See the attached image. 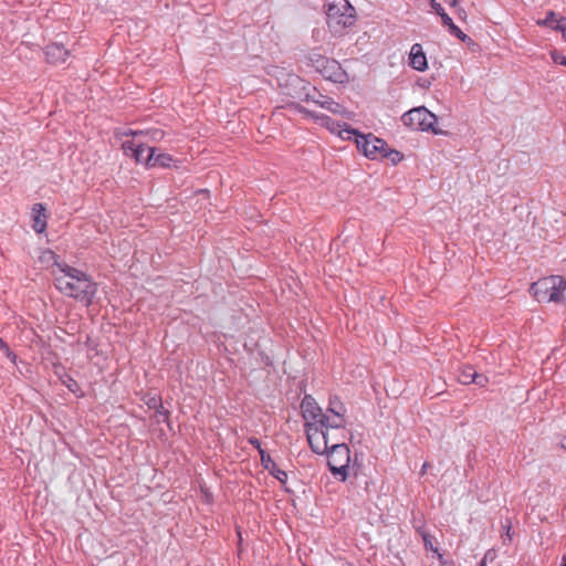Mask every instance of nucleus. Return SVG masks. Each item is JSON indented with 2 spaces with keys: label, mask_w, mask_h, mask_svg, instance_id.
Wrapping results in <instances>:
<instances>
[{
  "label": "nucleus",
  "mask_w": 566,
  "mask_h": 566,
  "mask_svg": "<svg viewBox=\"0 0 566 566\" xmlns=\"http://www.w3.org/2000/svg\"><path fill=\"white\" fill-rule=\"evenodd\" d=\"M55 287L64 295L90 306L97 293V284L85 272L59 263L57 271H52Z\"/></svg>",
  "instance_id": "1"
},
{
  "label": "nucleus",
  "mask_w": 566,
  "mask_h": 566,
  "mask_svg": "<svg viewBox=\"0 0 566 566\" xmlns=\"http://www.w3.org/2000/svg\"><path fill=\"white\" fill-rule=\"evenodd\" d=\"M326 22L335 35L344 34L345 30L356 22V10L348 0H326Z\"/></svg>",
  "instance_id": "2"
},
{
  "label": "nucleus",
  "mask_w": 566,
  "mask_h": 566,
  "mask_svg": "<svg viewBox=\"0 0 566 566\" xmlns=\"http://www.w3.org/2000/svg\"><path fill=\"white\" fill-rule=\"evenodd\" d=\"M352 139H354L358 150L369 159L377 160L389 158L392 164H398L403 158L401 153L389 149L384 139H380L373 134L365 135L356 130V134H353Z\"/></svg>",
  "instance_id": "3"
},
{
  "label": "nucleus",
  "mask_w": 566,
  "mask_h": 566,
  "mask_svg": "<svg viewBox=\"0 0 566 566\" xmlns=\"http://www.w3.org/2000/svg\"><path fill=\"white\" fill-rule=\"evenodd\" d=\"M530 292L537 302L566 306V280L559 275L546 276L534 282Z\"/></svg>",
  "instance_id": "4"
},
{
  "label": "nucleus",
  "mask_w": 566,
  "mask_h": 566,
  "mask_svg": "<svg viewBox=\"0 0 566 566\" xmlns=\"http://www.w3.org/2000/svg\"><path fill=\"white\" fill-rule=\"evenodd\" d=\"M328 429L325 427L306 428L311 449L319 455L332 453L337 454L340 459L350 460L349 449L345 443L329 441Z\"/></svg>",
  "instance_id": "5"
},
{
  "label": "nucleus",
  "mask_w": 566,
  "mask_h": 566,
  "mask_svg": "<svg viewBox=\"0 0 566 566\" xmlns=\"http://www.w3.org/2000/svg\"><path fill=\"white\" fill-rule=\"evenodd\" d=\"M308 61L325 80L338 84L349 82V75L338 61L315 52L310 54Z\"/></svg>",
  "instance_id": "6"
},
{
  "label": "nucleus",
  "mask_w": 566,
  "mask_h": 566,
  "mask_svg": "<svg viewBox=\"0 0 566 566\" xmlns=\"http://www.w3.org/2000/svg\"><path fill=\"white\" fill-rule=\"evenodd\" d=\"M401 119L406 126L413 130H431L434 134H443L442 130L436 128L437 116L423 106L408 111Z\"/></svg>",
  "instance_id": "7"
},
{
  "label": "nucleus",
  "mask_w": 566,
  "mask_h": 566,
  "mask_svg": "<svg viewBox=\"0 0 566 566\" xmlns=\"http://www.w3.org/2000/svg\"><path fill=\"white\" fill-rule=\"evenodd\" d=\"M301 411L305 421L306 428L313 427H325L328 426V415L323 412L316 400L311 396L306 395L301 402Z\"/></svg>",
  "instance_id": "8"
},
{
  "label": "nucleus",
  "mask_w": 566,
  "mask_h": 566,
  "mask_svg": "<svg viewBox=\"0 0 566 566\" xmlns=\"http://www.w3.org/2000/svg\"><path fill=\"white\" fill-rule=\"evenodd\" d=\"M313 120L319 126L327 128L332 134H336L344 140H350L353 138V134H356V129L350 128L347 124H342L324 114L313 115Z\"/></svg>",
  "instance_id": "9"
},
{
  "label": "nucleus",
  "mask_w": 566,
  "mask_h": 566,
  "mask_svg": "<svg viewBox=\"0 0 566 566\" xmlns=\"http://www.w3.org/2000/svg\"><path fill=\"white\" fill-rule=\"evenodd\" d=\"M346 412L347 409L343 401L337 396L331 397L326 412L329 428L343 429L346 424Z\"/></svg>",
  "instance_id": "10"
},
{
  "label": "nucleus",
  "mask_w": 566,
  "mask_h": 566,
  "mask_svg": "<svg viewBox=\"0 0 566 566\" xmlns=\"http://www.w3.org/2000/svg\"><path fill=\"white\" fill-rule=\"evenodd\" d=\"M122 149L126 156L134 158L137 164H143L147 167L148 147L145 146L143 140L133 137L132 139L123 140Z\"/></svg>",
  "instance_id": "11"
},
{
  "label": "nucleus",
  "mask_w": 566,
  "mask_h": 566,
  "mask_svg": "<svg viewBox=\"0 0 566 566\" xmlns=\"http://www.w3.org/2000/svg\"><path fill=\"white\" fill-rule=\"evenodd\" d=\"M175 159L167 153H159L156 155V148L148 147V160L147 168L160 167L170 168L172 167Z\"/></svg>",
  "instance_id": "12"
},
{
  "label": "nucleus",
  "mask_w": 566,
  "mask_h": 566,
  "mask_svg": "<svg viewBox=\"0 0 566 566\" xmlns=\"http://www.w3.org/2000/svg\"><path fill=\"white\" fill-rule=\"evenodd\" d=\"M45 56L49 63L61 64L69 59L70 51L62 44L51 43L45 48Z\"/></svg>",
  "instance_id": "13"
},
{
  "label": "nucleus",
  "mask_w": 566,
  "mask_h": 566,
  "mask_svg": "<svg viewBox=\"0 0 566 566\" xmlns=\"http://www.w3.org/2000/svg\"><path fill=\"white\" fill-rule=\"evenodd\" d=\"M116 136L119 138L133 137L135 139H140V140H142V137L147 136V137H149V139L151 142H160L164 138L165 133H164V130L158 129V128H151V129H147V130L127 129L124 132H117Z\"/></svg>",
  "instance_id": "14"
},
{
  "label": "nucleus",
  "mask_w": 566,
  "mask_h": 566,
  "mask_svg": "<svg viewBox=\"0 0 566 566\" xmlns=\"http://www.w3.org/2000/svg\"><path fill=\"white\" fill-rule=\"evenodd\" d=\"M409 64L412 69L421 72L428 67L427 56L421 44L416 43L411 46Z\"/></svg>",
  "instance_id": "15"
},
{
  "label": "nucleus",
  "mask_w": 566,
  "mask_h": 566,
  "mask_svg": "<svg viewBox=\"0 0 566 566\" xmlns=\"http://www.w3.org/2000/svg\"><path fill=\"white\" fill-rule=\"evenodd\" d=\"M33 229L38 233L44 232L46 229V214L45 208L42 203H35L33 206Z\"/></svg>",
  "instance_id": "16"
},
{
  "label": "nucleus",
  "mask_w": 566,
  "mask_h": 566,
  "mask_svg": "<svg viewBox=\"0 0 566 566\" xmlns=\"http://www.w3.org/2000/svg\"><path fill=\"white\" fill-rule=\"evenodd\" d=\"M40 262L42 264H45L46 266L53 265L55 268L54 271H57V264L59 263H65L60 259L59 255H56L52 250L46 249L41 252L40 255Z\"/></svg>",
  "instance_id": "17"
},
{
  "label": "nucleus",
  "mask_w": 566,
  "mask_h": 566,
  "mask_svg": "<svg viewBox=\"0 0 566 566\" xmlns=\"http://www.w3.org/2000/svg\"><path fill=\"white\" fill-rule=\"evenodd\" d=\"M274 478H276L282 484L286 483L287 472L280 469L277 462H261Z\"/></svg>",
  "instance_id": "18"
},
{
  "label": "nucleus",
  "mask_w": 566,
  "mask_h": 566,
  "mask_svg": "<svg viewBox=\"0 0 566 566\" xmlns=\"http://www.w3.org/2000/svg\"><path fill=\"white\" fill-rule=\"evenodd\" d=\"M417 533L420 534L423 546L427 552H432L434 555H437L440 551L439 548L433 544L434 537L429 534L423 527H417Z\"/></svg>",
  "instance_id": "19"
},
{
  "label": "nucleus",
  "mask_w": 566,
  "mask_h": 566,
  "mask_svg": "<svg viewBox=\"0 0 566 566\" xmlns=\"http://www.w3.org/2000/svg\"><path fill=\"white\" fill-rule=\"evenodd\" d=\"M476 371L471 366H464L458 376V379L463 385H470L473 384V381L476 379Z\"/></svg>",
  "instance_id": "20"
},
{
  "label": "nucleus",
  "mask_w": 566,
  "mask_h": 566,
  "mask_svg": "<svg viewBox=\"0 0 566 566\" xmlns=\"http://www.w3.org/2000/svg\"><path fill=\"white\" fill-rule=\"evenodd\" d=\"M349 464L350 462H346V464L337 468L335 465H333L332 462H326V465L328 467V469L331 470V472L336 476L338 478L340 481H345L347 475H348V469H349Z\"/></svg>",
  "instance_id": "21"
},
{
  "label": "nucleus",
  "mask_w": 566,
  "mask_h": 566,
  "mask_svg": "<svg viewBox=\"0 0 566 566\" xmlns=\"http://www.w3.org/2000/svg\"><path fill=\"white\" fill-rule=\"evenodd\" d=\"M328 111L333 114L340 115L346 119H353L355 115L353 112L348 111L346 107H344L343 105L335 101L332 102V105L329 106Z\"/></svg>",
  "instance_id": "22"
},
{
  "label": "nucleus",
  "mask_w": 566,
  "mask_h": 566,
  "mask_svg": "<svg viewBox=\"0 0 566 566\" xmlns=\"http://www.w3.org/2000/svg\"><path fill=\"white\" fill-rule=\"evenodd\" d=\"M559 17L560 15H557L554 11H548L546 13L545 19H538L536 21V24L539 27H548V28L553 29V27H555L556 21L558 20Z\"/></svg>",
  "instance_id": "23"
},
{
  "label": "nucleus",
  "mask_w": 566,
  "mask_h": 566,
  "mask_svg": "<svg viewBox=\"0 0 566 566\" xmlns=\"http://www.w3.org/2000/svg\"><path fill=\"white\" fill-rule=\"evenodd\" d=\"M143 400L150 409H164L161 398L158 395L147 394Z\"/></svg>",
  "instance_id": "24"
},
{
  "label": "nucleus",
  "mask_w": 566,
  "mask_h": 566,
  "mask_svg": "<svg viewBox=\"0 0 566 566\" xmlns=\"http://www.w3.org/2000/svg\"><path fill=\"white\" fill-rule=\"evenodd\" d=\"M444 27L448 28L449 32L457 36L459 40H461L462 42H465L467 40H471L465 33L462 32V30L460 28H458L452 19L449 21V23H446Z\"/></svg>",
  "instance_id": "25"
},
{
  "label": "nucleus",
  "mask_w": 566,
  "mask_h": 566,
  "mask_svg": "<svg viewBox=\"0 0 566 566\" xmlns=\"http://www.w3.org/2000/svg\"><path fill=\"white\" fill-rule=\"evenodd\" d=\"M430 3H431V7L432 9L436 11V13L438 15H440L441 18V21H442V24L444 25L446 23H449V21L451 20V18L449 17V14L444 11V9L442 8V6L437 2L436 0H430Z\"/></svg>",
  "instance_id": "26"
},
{
  "label": "nucleus",
  "mask_w": 566,
  "mask_h": 566,
  "mask_svg": "<svg viewBox=\"0 0 566 566\" xmlns=\"http://www.w3.org/2000/svg\"><path fill=\"white\" fill-rule=\"evenodd\" d=\"M327 97L328 96H325L317 92L316 88H313V94L307 93L303 99L306 102L312 101L313 103L321 107V103L325 102Z\"/></svg>",
  "instance_id": "27"
},
{
  "label": "nucleus",
  "mask_w": 566,
  "mask_h": 566,
  "mask_svg": "<svg viewBox=\"0 0 566 566\" xmlns=\"http://www.w3.org/2000/svg\"><path fill=\"white\" fill-rule=\"evenodd\" d=\"M553 30L560 32L563 40L566 42V17H559Z\"/></svg>",
  "instance_id": "28"
},
{
  "label": "nucleus",
  "mask_w": 566,
  "mask_h": 566,
  "mask_svg": "<svg viewBox=\"0 0 566 566\" xmlns=\"http://www.w3.org/2000/svg\"><path fill=\"white\" fill-rule=\"evenodd\" d=\"M0 349L4 352L6 356L15 364L17 355L10 349L8 344L0 337Z\"/></svg>",
  "instance_id": "29"
},
{
  "label": "nucleus",
  "mask_w": 566,
  "mask_h": 566,
  "mask_svg": "<svg viewBox=\"0 0 566 566\" xmlns=\"http://www.w3.org/2000/svg\"><path fill=\"white\" fill-rule=\"evenodd\" d=\"M249 442L259 451L262 461L271 460L270 455L261 448V443L256 439H250Z\"/></svg>",
  "instance_id": "30"
},
{
  "label": "nucleus",
  "mask_w": 566,
  "mask_h": 566,
  "mask_svg": "<svg viewBox=\"0 0 566 566\" xmlns=\"http://www.w3.org/2000/svg\"><path fill=\"white\" fill-rule=\"evenodd\" d=\"M436 556L439 562V566H455L454 560L447 558L441 552H439Z\"/></svg>",
  "instance_id": "31"
},
{
  "label": "nucleus",
  "mask_w": 566,
  "mask_h": 566,
  "mask_svg": "<svg viewBox=\"0 0 566 566\" xmlns=\"http://www.w3.org/2000/svg\"><path fill=\"white\" fill-rule=\"evenodd\" d=\"M551 57L554 63L560 64V65H563L564 61L566 60V57L557 50L551 51Z\"/></svg>",
  "instance_id": "32"
},
{
  "label": "nucleus",
  "mask_w": 566,
  "mask_h": 566,
  "mask_svg": "<svg viewBox=\"0 0 566 566\" xmlns=\"http://www.w3.org/2000/svg\"><path fill=\"white\" fill-rule=\"evenodd\" d=\"M505 534L502 535L503 544H509L512 541L511 524L504 525Z\"/></svg>",
  "instance_id": "33"
},
{
  "label": "nucleus",
  "mask_w": 566,
  "mask_h": 566,
  "mask_svg": "<svg viewBox=\"0 0 566 566\" xmlns=\"http://www.w3.org/2000/svg\"><path fill=\"white\" fill-rule=\"evenodd\" d=\"M294 107L296 109H298V112L301 114H303L304 116L310 117L312 119H313V115H319V113L311 112V111L306 109L305 107H303L301 105H294Z\"/></svg>",
  "instance_id": "34"
},
{
  "label": "nucleus",
  "mask_w": 566,
  "mask_h": 566,
  "mask_svg": "<svg viewBox=\"0 0 566 566\" xmlns=\"http://www.w3.org/2000/svg\"><path fill=\"white\" fill-rule=\"evenodd\" d=\"M475 378L476 379L473 381V384H476V385H479L481 387H484L488 384V381H489L486 376H484L482 374H479V373H476V377Z\"/></svg>",
  "instance_id": "35"
},
{
  "label": "nucleus",
  "mask_w": 566,
  "mask_h": 566,
  "mask_svg": "<svg viewBox=\"0 0 566 566\" xmlns=\"http://www.w3.org/2000/svg\"><path fill=\"white\" fill-rule=\"evenodd\" d=\"M333 101H334L333 98L327 97V99L325 102L321 103V107L328 111V108L332 105Z\"/></svg>",
  "instance_id": "36"
},
{
  "label": "nucleus",
  "mask_w": 566,
  "mask_h": 566,
  "mask_svg": "<svg viewBox=\"0 0 566 566\" xmlns=\"http://www.w3.org/2000/svg\"><path fill=\"white\" fill-rule=\"evenodd\" d=\"M494 557H495V553H494V552H492V551H488V552L485 553L484 557L482 558V560H485V562H486L488 559H491V560H492Z\"/></svg>",
  "instance_id": "37"
},
{
  "label": "nucleus",
  "mask_w": 566,
  "mask_h": 566,
  "mask_svg": "<svg viewBox=\"0 0 566 566\" xmlns=\"http://www.w3.org/2000/svg\"><path fill=\"white\" fill-rule=\"evenodd\" d=\"M353 469H354V475L357 476L358 471L360 469V462L354 461L353 462Z\"/></svg>",
  "instance_id": "38"
},
{
  "label": "nucleus",
  "mask_w": 566,
  "mask_h": 566,
  "mask_svg": "<svg viewBox=\"0 0 566 566\" xmlns=\"http://www.w3.org/2000/svg\"><path fill=\"white\" fill-rule=\"evenodd\" d=\"M428 467H429V462H423V464L421 467V471H420L421 475L426 474Z\"/></svg>",
  "instance_id": "39"
},
{
  "label": "nucleus",
  "mask_w": 566,
  "mask_h": 566,
  "mask_svg": "<svg viewBox=\"0 0 566 566\" xmlns=\"http://www.w3.org/2000/svg\"><path fill=\"white\" fill-rule=\"evenodd\" d=\"M451 7H457L458 6V0H448L447 1Z\"/></svg>",
  "instance_id": "40"
},
{
  "label": "nucleus",
  "mask_w": 566,
  "mask_h": 566,
  "mask_svg": "<svg viewBox=\"0 0 566 566\" xmlns=\"http://www.w3.org/2000/svg\"><path fill=\"white\" fill-rule=\"evenodd\" d=\"M560 447L566 450V437L562 439Z\"/></svg>",
  "instance_id": "41"
},
{
  "label": "nucleus",
  "mask_w": 566,
  "mask_h": 566,
  "mask_svg": "<svg viewBox=\"0 0 566 566\" xmlns=\"http://www.w3.org/2000/svg\"><path fill=\"white\" fill-rule=\"evenodd\" d=\"M462 15H465V11L463 9H459V17L462 18Z\"/></svg>",
  "instance_id": "42"
},
{
  "label": "nucleus",
  "mask_w": 566,
  "mask_h": 566,
  "mask_svg": "<svg viewBox=\"0 0 566 566\" xmlns=\"http://www.w3.org/2000/svg\"><path fill=\"white\" fill-rule=\"evenodd\" d=\"M562 566H566V556H563Z\"/></svg>",
  "instance_id": "43"
},
{
  "label": "nucleus",
  "mask_w": 566,
  "mask_h": 566,
  "mask_svg": "<svg viewBox=\"0 0 566 566\" xmlns=\"http://www.w3.org/2000/svg\"><path fill=\"white\" fill-rule=\"evenodd\" d=\"M161 415H164L166 418L168 417V411H160Z\"/></svg>",
  "instance_id": "44"
},
{
  "label": "nucleus",
  "mask_w": 566,
  "mask_h": 566,
  "mask_svg": "<svg viewBox=\"0 0 566 566\" xmlns=\"http://www.w3.org/2000/svg\"><path fill=\"white\" fill-rule=\"evenodd\" d=\"M478 566H486L485 560H481Z\"/></svg>",
  "instance_id": "45"
}]
</instances>
